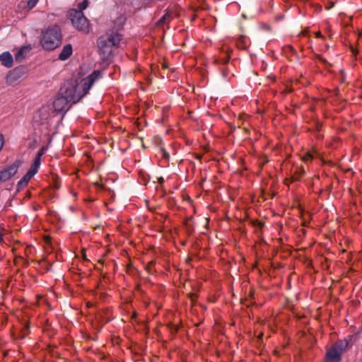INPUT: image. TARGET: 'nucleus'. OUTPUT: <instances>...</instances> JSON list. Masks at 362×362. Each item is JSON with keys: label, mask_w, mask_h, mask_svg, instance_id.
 I'll return each mask as SVG.
<instances>
[{"label": "nucleus", "mask_w": 362, "mask_h": 362, "mask_svg": "<svg viewBox=\"0 0 362 362\" xmlns=\"http://www.w3.org/2000/svg\"><path fill=\"white\" fill-rule=\"evenodd\" d=\"M2 241V233H1V230H0V243Z\"/></svg>", "instance_id": "nucleus-33"}, {"label": "nucleus", "mask_w": 362, "mask_h": 362, "mask_svg": "<svg viewBox=\"0 0 362 362\" xmlns=\"http://www.w3.org/2000/svg\"><path fill=\"white\" fill-rule=\"evenodd\" d=\"M191 260H192V259H191L190 257H188V258L187 259V262H189V261H191Z\"/></svg>", "instance_id": "nucleus-35"}, {"label": "nucleus", "mask_w": 362, "mask_h": 362, "mask_svg": "<svg viewBox=\"0 0 362 362\" xmlns=\"http://www.w3.org/2000/svg\"><path fill=\"white\" fill-rule=\"evenodd\" d=\"M347 346L348 342L346 341L339 340L336 341L327 350L325 358V362H339L341 355Z\"/></svg>", "instance_id": "nucleus-5"}, {"label": "nucleus", "mask_w": 362, "mask_h": 362, "mask_svg": "<svg viewBox=\"0 0 362 362\" xmlns=\"http://www.w3.org/2000/svg\"><path fill=\"white\" fill-rule=\"evenodd\" d=\"M9 77H13V79H17V70L14 69L12 72H11Z\"/></svg>", "instance_id": "nucleus-21"}, {"label": "nucleus", "mask_w": 362, "mask_h": 362, "mask_svg": "<svg viewBox=\"0 0 362 362\" xmlns=\"http://www.w3.org/2000/svg\"><path fill=\"white\" fill-rule=\"evenodd\" d=\"M293 182V181H291V179H288V178H286V179H285V180H284V183H285L286 185H288L290 182Z\"/></svg>", "instance_id": "nucleus-27"}, {"label": "nucleus", "mask_w": 362, "mask_h": 362, "mask_svg": "<svg viewBox=\"0 0 362 362\" xmlns=\"http://www.w3.org/2000/svg\"><path fill=\"white\" fill-rule=\"evenodd\" d=\"M44 153V147H42L37 153L36 156L41 158Z\"/></svg>", "instance_id": "nucleus-25"}, {"label": "nucleus", "mask_w": 362, "mask_h": 362, "mask_svg": "<svg viewBox=\"0 0 362 362\" xmlns=\"http://www.w3.org/2000/svg\"><path fill=\"white\" fill-rule=\"evenodd\" d=\"M29 333V325H25L21 330V334L18 337L20 339H23L25 337V336Z\"/></svg>", "instance_id": "nucleus-15"}, {"label": "nucleus", "mask_w": 362, "mask_h": 362, "mask_svg": "<svg viewBox=\"0 0 362 362\" xmlns=\"http://www.w3.org/2000/svg\"><path fill=\"white\" fill-rule=\"evenodd\" d=\"M34 173L28 170L27 173L23 177V178L18 182V185L20 187H24L26 186L30 180L34 176Z\"/></svg>", "instance_id": "nucleus-9"}, {"label": "nucleus", "mask_w": 362, "mask_h": 362, "mask_svg": "<svg viewBox=\"0 0 362 362\" xmlns=\"http://www.w3.org/2000/svg\"><path fill=\"white\" fill-rule=\"evenodd\" d=\"M72 52H73V49H72L71 45H70V44L66 45L63 47L60 54H59V59H60L62 61L66 60L72 54Z\"/></svg>", "instance_id": "nucleus-7"}, {"label": "nucleus", "mask_w": 362, "mask_h": 362, "mask_svg": "<svg viewBox=\"0 0 362 362\" xmlns=\"http://www.w3.org/2000/svg\"><path fill=\"white\" fill-rule=\"evenodd\" d=\"M168 327L173 334H176L179 329L177 325H173L172 323L168 324Z\"/></svg>", "instance_id": "nucleus-16"}, {"label": "nucleus", "mask_w": 362, "mask_h": 362, "mask_svg": "<svg viewBox=\"0 0 362 362\" xmlns=\"http://www.w3.org/2000/svg\"><path fill=\"white\" fill-rule=\"evenodd\" d=\"M40 163H41V158L35 156L34 162L28 170L31 171L32 173H33L35 175L38 170L40 165Z\"/></svg>", "instance_id": "nucleus-11"}, {"label": "nucleus", "mask_w": 362, "mask_h": 362, "mask_svg": "<svg viewBox=\"0 0 362 362\" xmlns=\"http://www.w3.org/2000/svg\"><path fill=\"white\" fill-rule=\"evenodd\" d=\"M88 4H89V1L88 0H84L83 2H81L78 5V8H79L78 11H82V10L86 9L87 8Z\"/></svg>", "instance_id": "nucleus-17"}, {"label": "nucleus", "mask_w": 362, "mask_h": 362, "mask_svg": "<svg viewBox=\"0 0 362 362\" xmlns=\"http://www.w3.org/2000/svg\"><path fill=\"white\" fill-rule=\"evenodd\" d=\"M25 47L21 48L15 55V59L16 62H21L25 57L24 50Z\"/></svg>", "instance_id": "nucleus-14"}, {"label": "nucleus", "mask_w": 362, "mask_h": 362, "mask_svg": "<svg viewBox=\"0 0 362 362\" xmlns=\"http://www.w3.org/2000/svg\"><path fill=\"white\" fill-rule=\"evenodd\" d=\"M69 104L67 99L64 98L59 95L53 102L52 107L54 112H62L66 111L69 108Z\"/></svg>", "instance_id": "nucleus-6"}, {"label": "nucleus", "mask_w": 362, "mask_h": 362, "mask_svg": "<svg viewBox=\"0 0 362 362\" xmlns=\"http://www.w3.org/2000/svg\"><path fill=\"white\" fill-rule=\"evenodd\" d=\"M312 158H313V156H312V155H311L310 153H306V154L304 156V157H303V159H304V160H305V161L310 160H312Z\"/></svg>", "instance_id": "nucleus-22"}, {"label": "nucleus", "mask_w": 362, "mask_h": 362, "mask_svg": "<svg viewBox=\"0 0 362 362\" xmlns=\"http://www.w3.org/2000/svg\"><path fill=\"white\" fill-rule=\"evenodd\" d=\"M305 34H306V32H305V31H304V32H301V33H300V35H305Z\"/></svg>", "instance_id": "nucleus-34"}, {"label": "nucleus", "mask_w": 362, "mask_h": 362, "mask_svg": "<svg viewBox=\"0 0 362 362\" xmlns=\"http://www.w3.org/2000/svg\"><path fill=\"white\" fill-rule=\"evenodd\" d=\"M4 145V136L2 134H0V151L2 149Z\"/></svg>", "instance_id": "nucleus-20"}, {"label": "nucleus", "mask_w": 362, "mask_h": 362, "mask_svg": "<svg viewBox=\"0 0 362 362\" xmlns=\"http://www.w3.org/2000/svg\"><path fill=\"white\" fill-rule=\"evenodd\" d=\"M68 16L71 21L72 25L79 31L88 33L89 32L90 25L88 19L81 11L75 9L70 10Z\"/></svg>", "instance_id": "nucleus-4"}, {"label": "nucleus", "mask_w": 362, "mask_h": 362, "mask_svg": "<svg viewBox=\"0 0 362 362\" xmlns=\"http://www.w3.org/2000/svg\"><path fill=\"white\" fill-rule=\"evenodd\" d=\"M360 37H362V33L360 34Z\"/></svg>", "instance_id": "nucleus-37"}, {"label": "nucleus", "mask_w": 362, "mask_h": 362, "mask_svg": "<svg viewBox=\"0 0 362 362\" xmlns=\"http://www.w3.org/2000/svg\"><path fill=\"white\" fill-rule=\"evenodd\" d=\"M162 67H163V69H167V68H168V65H167V64H165V63H163V64H162Z\"/></svg>", "instance_id": "nucleus-31"}, {"label": "nucleus", "mask_w": 362, "mask_h": 362, "mask_svg": "<svg viewBox=\"0 0 362 362\" xmlns=\"http://www.w3.org/2000/svg\"><path fill=\"white\" fill-rule=\"evenodd\" d=\"M153 262H151L148 266L147 267V269H148V271L150 272V269H151V267L152 265Z\"/></svg>", "instance_id": "nucleus-32"}, {"label": "nucleus", "mask_w": 362, "mask_h": 362, "mask_svg": "<svg viewBox=\"0 0 362 362\" xmlns=\"http://www.w3.org/2000/svg\"><path fill=\"white\" fill-rule=\"evenodd\" d=\"M61 29L54 25L49 27L42 33L40 43L45 49L52 50L61 44Z\"/></svg>", "instance_id": "nucleus-3"}, {"label": "nucleus", "mask_w": 362, "mask_h": 362, "mask_svg": "<svg viewBox=\"0 0 362 362\" xmlns=\"http://www.w3.org/2000/svg\"><path fill=\"white\" fill-rule=\"evenodd\" d=\"M22 161L20 160H16L12 165H9L7 168V171L10 173L11 176L16 175L18 171V168L21 165Z\"/></svg>", "instance_id": "nucleus-10"}, {"label": "nucleus", "mask_w": 362, "mask_h": 362, "mask_svg": "<svg viewBox=\"0 0 362 362\" xmlns=\"http://www.w3.org/2000/svg\"><path fill=\"white\" fill-rule=\"evenodd\" d=\"M171 19V16L169 13H165L158 22L157 25L158 26H163L166 23H169Z\"/></svg>", "instance_id": "nucleus-12"}, {"label": "nucleus", "mask_w": 362, "mask_h": 362, "mask_svg": "<svg viewBox=\"0 0 362 362\" xmlns=\"http://www.w3.org/2000/svg\"><path fill=\"white\" fill-rule=\"evenodd\" d=\"M249 297L250 298H254V292L253 291H250V292Z\"/></svg>", "instance_id": "nucleus-30"}, {"label": "nucleus", "mask_w": 362, "mask_h": 362, "mask_svg": "<svg viewBox=\"0 0 362 362\" xmlns=\"http://www.w3.org/2000/svg\"><path fill=\"white\" fill-rule=\"evenodd\" d=\"M288 48L291 49V50H293V47L291 46H289Z\"/></svg>", "instance_id": "nucleus-36"}, {"label": "nucleus", "mask_w": 362, "mask_h": 362, "mask_svg": "<svg viewBox=\"0 0 362 362\" xmlns=\"http://www.w3.org/2000/svg\"><path fill=\"white\" fill-rule=\"evenodd\" d=\"M188 296H189V298L191 299L192 301H194L197 298V295L195 294V293H190L188 294Z\"/></svg>", "instance_id": "nucleus-23"}, {"label": "nucleus", "mask_w": 362, "mask_h": 362, "mask_svg": "<svg viewBox=\"0 0 362 362\" xmlns=\"http://www.w3.org/2000/svg\"><path fill=\"white\" fill-rule=\"evenodd\" d=\"M315 35H316L317 37H322V35H321V33L320 32H317L315 33Z\"/></svg>", "instance_id": "nucleus-29"}, {"label": "nucleus", "mask_w": 362, "mask_h": 362, "mask_svg": "<svg viewBox=\"0 0 362 362\" xmlns=\"http://www.w3.org/2000/svg\"><path fill=\"white\" fill-rule=\"evenodd\" d=\"M121 40L122 35L117 31L113 30H109L98 37L97 40L98 53L103 62H109L111 61L113 49L118 47Z\"/></svg>", "instance_id": "nucleus-2"}, {"label": "nucleus", "mask_w": 362, "mask_h": 362, "mask_svg": "<svg viewBox=\"0 0 362 362\" xmlns=\"http://www.w3.org/2000/svg\"><path fill=\"white\" fill-rule=\"evenodd\" d=\"M0 62L4 66L8 68L11 67L13 62V57L8 52H4L0 55Z\"/></svg>", "instance_id": "nucleus-8"}, {"label": "nucleus", "mask_w": 362, "mask_h": 362, "mask_svg": "<svg viewBox=\"0 0 362 362\" xmlns=\"http://www.w3.org/2000/svg\"><path fill=\"white\" fill-rule=\"evenodd\" d=\"M100 77L99 71H94L90 75L83 78L80 84L69 83L60 90V95L71 104H75L84 97L95 81Z\"/></svg>", "instance_id": "nucleus-1"}, {"label": "nucleus", "mask_w": 362, "mask_h": 362, "mask_svg": "<svg viewBox=\"0 0 362 362\" xmlns=\"http://www.w3.org/2000/svg\"><path fill=\"white\" fill-rule=\"evenodd\" d=\"M37 1L38 0H29L28 1V6L29 7V8H33L36 5Z\"/></svg>", "instance_id": "nucleus-18"}, {"label": "nucleus", "mask_w": 362, "mask_h": 362, "mask_svg": "<svg viewBox=\"0 0 362 362\" xmlns=\"http://www.w3.org/2000/svg\"><path fill=\"white\" fill-rule=\"evenodd\" d=\"M230 57H227L226 59H223V63L226 64L229 61Z\"/></svg>", "instance_id": "nucleus-28"}, {"label": "nucleus", "mask_w": 362, "mask_h": 362, "mask_svg": "<svg viewBox=\"0 0 362 362\" xmlns=\"http://www.w3.org/2000/svg\"><path fill=\"white\" fill-rule=\"evenodd\" d=\"M350 49L354 55H356L358 53V50L355 49L352 45H350Z\"/></svg>", "instance_id": "nucleus-24"}, {"label": "nucleus", "mask_w": 362, "mask_h": 362, "mask_svg": "<svg viewBox=\"0 0 362 362\" xmlns=\"http://www.w3.org/2000/svg\"><path fill=\"white\" fill-rule=\"evenodd\" d=\"M162 151H163V158H169V157H170L169 154L163 149H162Z\"/></svg>", "instance_id": "nucleus-26"}, {"label": "nucleus", "mask_w": 362, "mask_h": 362, "mask_svg": "<svg viewBox=\"0 0 362 362\" xmlns=\"http://www.w3.org/2000/svg\"><path fill=\"white\" fill-rule=\"evenodd\" d=\"M301 176V173L295 174L291 177V181L299 180Z\"/></svg>", "instance_id": "nucleus-19"}, {"label": "nucleus", "mask_w": 362, "mask_h": 362, "mask_svg": "<svg viewBox=\"0 0 362 362\" xmlns=\"http://www.w3.org/2000/svg\"><path fill=\"white\" fill-rule=\"evenodd\" d=\"M12 176L10 175V173L7 171L6 169L0 171V180L1 182H6Z\"/></svg>", "instance_id": "nucleus-13"}]
</instances>
